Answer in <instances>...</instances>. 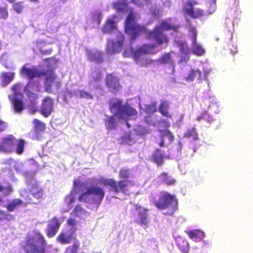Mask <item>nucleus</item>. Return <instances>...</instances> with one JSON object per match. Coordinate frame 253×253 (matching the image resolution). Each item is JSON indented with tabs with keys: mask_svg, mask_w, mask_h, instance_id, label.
<instances>
[{
	"mask_svg": "<svg viewBox=\"0 0 253 253\" xmlns=\"http://www.w3.org/2000/svg\"><path fill=\"white\" fill-rule=\"evenodd\" d=\"M109 107L111 112L114 113V115L105 120V125L108 130L114 129L117 127L115 116L127 122L131 117L136 116L137 114L134 108L129 104H123L122 101L119 99L110 101ZM126 125L128 126L127 122Z\"/></svg>",
	"mask_w": 253,
	"mask_h": 253,
	"instance_id": "obj_1",
	"label": "nucleus"
},
{
	"mask_svg": "<svg viewBox=\"0 0 253 253\" xmlns=\"http://www.w3.org/2000/svg\"><path fill=\"white\" fill-rule=\"evenodd\" d=\"M130 170L128 169L123 168L120 169L119 176L124 179L116 181L113 178H100L99 183L105 186H110L112 190L115 193L122 192L126 194L128 190V185L131 181L127 180L130 176Z\"/></svg>",
	"mask_w": 253,
	"mask_h": 253,
	"instance_id": "obj_2",
	"label": "nucleus"
},
{
	"mask_svg": "<svg viewBox=\"0 0 253 253\" xmlns=\"http://www.w3.org/2000/svg\"><path fill=\"white\" fill-rule=\"evenodd\" d=\"M151 201L154 200L151 198ZM155 206L160 210H169L173 213L178 209V201L174 194H170L167 191H162L159 193L157 201L153 200Z\"/></svg>",
	"mask_w": 253,
	"mask_h": 253,
	"instance_id": "obj_3",
	"label": "nucleus"
},
{
	"mask_svg": "<svg viewBox=\"0 0 253 253\" xmlns=\"http://www.w3.org/2000/svg\"><path fill=\"white\" fill-rule=\"evenodd\" d=\"M29 191L36 201L28 195L27 191L24 189L22 190L20 196L24 198L27 204H38L44 199V192L42 188L39 185L37 181L31 180L30 182Z\"/></svg>",
	"mask_w": 253,
	"mask_h": 253,
	"instance_id": "obj_4",
	"label": "nucleus"
},
{
	"mask_svg": "<svg viewBox=\"0 0 253 253\" xmlns=\"http://www.w3.org/2000/svg\"><path fill=\"white\" fill-rule=\"evenodd\" d=\"M125 32L126 34L130 35L132 40H134L139 35L146 33V29L145 27L141 26L135 22V15L131 11L125 21Z\"/></svg>",
	"mask_w": 253,
	"mask_h": 253,
	"instance_id": "obj_5",
	"label": "nucleus"
},
{
	"mask_svg": "<svg viewBox=\"0 0 253 253\" xmlns=\"http://www.w3.org/2000/svg\"><path fill=\"white\" fill-rule=\"evenodd\" d=\"M42 76L45 77V90L52 93L54 90H58L61 86V81L57 79V76L53 68H48L43 71Z\"/></svg>",
	"mask_w": 253,
	"mask_h": 253,
	"instance_id": "obj_6",
	"label": "nucleus"
},
{
	"mask_svg": "<svg viewBox=\"0 0 253 253\" xmlns=\"http://www.w3.org/2000/svg\"><path fill=\"white\" fill-rule=\"evenodd\" d=\"M159 28L155 27L151 31L147 32V37L148 39H153L156 43L158 45L166 44L167 45L169 39L168 37L163 33L162 30L159 29Z\"/></svg>",
	"mask_w": 253,
	"mask_h": 253,
	"instance_id": "obj_7",
	"label": "nucleus"
},
{
	"mask_svg": "<svg viewBox=\"0 0 253 253\" xmlns=\"http://www.w3.org/2000/svg\"><path fill=\"white\" fill-rule=\"evenodd\" d=\"M198 4V2L196 0H188L185 3L184 12L192 18L202 17L204 15V11L200 8L194 9V6Z\"/></svg>",
	"mask_w": 253,
	"mask_h": 253,
	"instance_id": "obj_8",
	"label": "nucleus"
},
{
	"mask_svg": "<svg viewBox=\"0 0 253 253\" xmlns=\"http://www.w3.org/2000/svg\"><path fill=\"white\" fill-rule=\"evenodd\" d=\"M16 141L17 139L13 135L4 137L0 143V150L6 153L12 152Z\"/></svg>",
	"mask_w": 253,
	"mask_h": 253,
	"instance_id": "obj_9",
	"label": "nucleus"
},
{
	"mask_svg": "<svg viewBox=\"0 0 253 253\" xmlns=\"http://www.w3.org/2000/svg\"><path fill=\"white\" fill-rule=\"evenodd\" d=\"M105 84L109 90L113 93L119 91L121 88V85L119 83V79L113 73L106 75Z\"/></svg>",
	"mask_w": 253,
	"mask_h": 253,
	"instance_id": "obj_10",
	"label": "nucleus"
},
{
	"mask_svg": "<svg viewBox=\"0 0 253 253\" xmlns=\"http://www.w3.org/2000/svg\"><path fill=\"white\" fill-rule=\"evenodd\" d=\"M118 40L116 42L111 41L108 42L107 47V52L109 54L119 53L123 47L124 42V36L122 33H119L117 36Z\"/></svg>",
	"mask_w": 253,
	"mask_h": 253,
	"instance_id": "obj_11",
	"label": "nucleus"
},
{
	"mask_svg": "<svg viewBox=\"0 0 253 253\" xmlns=\"http://www.w3.org/2000/svg\"><path fill=\"white\" fill-rule=\"evenodd\" d=\"M88 188L90 195L93 196L91 203L98 206L102 202L105 196L104 189L102 187L93 185L89 186Z\"/></svg>",
	"mask_w": 253,
	"mask_h": 253,
	"instance_id": "obj_12",
	"label": "nucleus"
},
{
	"mask_svg": "<svg viewBox=\"0 0 253 253\" xmlns=\"http://www.w3.org/2000/svg\"><path fill=\"white\" fill-rule=\"evenodd\" d=\"M134 208L138 211L139 224L144 228H147L149 224V218L148 213V209L143 208L138 204L134 205Z\"/></svg>",
	"mask_w": 253,
	"mask_h": 253,
	"instance_id": "obj_13",
	"label": "nucleus"
},
{
	"mask_svg": "<svg viewBox=\"0 0 253 253\" xmlns=\"http://www.w3.org/2000/svg\"><path fill=\"white\" fill-rule=\"evenodd\" d=\"M43 71H40L35 67L30 68L25 65H23L20 71V73L23 77L30 80L35 78H41L43 75Z\"/></svg>",
	"mask_w": 253,
	"mask_h": 253,
	"instance_id": "obj_14",
	"label": "nucleus"
},
{
	"mask_svg": "<svg viewBox=\"0 0 253 253\" xmlns=\"http://www.w3.org/2000/svg\"><path fill=\"white\" fill-rule=\"evenodd\" d=\"M61 223L57 217H52L48 222L46 229V235L49 237H52L55 235L60 226Z\"/></svg>",
	"mask_w": 253,
	"mask_h": 253,
	"instance_id": "obj_15",
	"label": "nucleus"
},
{
	"mask_svg": "<svg viewBox=\"0 0 253 253\" xmlns=\"http://www.w3.org/2000/svg\"><path fill=\"white\" fill-rule=\"evenodd\" d=\"M54 102L49 97H45L42 101L41 113L45 117H48L53 110Z\"/></svg>",
	"mask_w": 253,
	"mask_h": 253,
	"instance_id": "obj_16",
	"label": "nucleus"
},
{
	"mask_svg": "<svg viewBox=\"0 0 253 253\" xmlns=\"http://www.w3.org/2000/svg\"><path fill=\"white\" fill-rule=\"evenodd\" d=\"M76 228L74 232L69 234L63 231L61 232L56 238L57 241L62 244H67L70 243L72 240H76Z\"/></svg>",
	"mask_w": 253,
	"mask_h": 253,
	"instance_id": "obj_17",
	"label": "nucleus"
},
{
	"mask_svg": "<svg viewBox=\"0 0 253 253\" xmlns=\"http://www.w3.org/2000/svg\"><path fill=\"white\" fill-rule=\"evenodd\" d=\"M165 154L159 149H156L152 154L151 160L157 164L158 166H162L164 164Z\"/></svg>",
	"mask_w": 253,
	"mask_h": 253,
	"instance_id": "obj_18",
	"label": "nucleus"
},
{
	"mask_svg": "<svg viewBox=\"0 0 253 253\" xmlns=\"http://www.w3.org/2000/svg\"><path fill=\"white\" fill-rule=\"evenodd\" d=\"M169 105L167 101H163L159 106V111L161 114L168 119H172V115L169 112Z\"/></svg>",
	"mask_w": 253,
	"mask_h": 253,
	"instance_id": "obj_19",
	"label": "nucleus"
},
{
	"mask_svg": "<svg viewBox=\"0 0 253 253\" xmlns=\"http://www.w3.org/2000/svg\"><path fill=\"white\" fill-rule=\"evenodd\" d=\"M113 8L118 13H126L128 10V3L126 0H119L114 3Z\"/></svg>",
	"mask_w": 253,
	"mask_h": 253,
	"instance_id": "obj_20",
	"label": "nucleus"
},
{
	"mask_svg": "<svg viewBox=\"0 0 253 253\" xmlns=\"http://www.w3.org/2000/svg\"><path fill=\"white\" fill-rule=\"evenodd\" d=\"M158 177L162 183H165L167 185H173L176 183V180L172 178L166 172H162Z\"/></svg>",
	"mask_w": 253,
	"mask_h": 253,
	"instance_id": "obj_21",
	"label": "nucleus"
},
{
	"mask_svg": "<svg viewBox=\"0 0 253 253\" xmlns=\"http://www.w3.org/2000/svg\"><path fill=\"white\" fill-rule=\"evenodd\" d=\"M186 233L189 238L195 241H201L205 236L204 232L198 229L187 231Z\"/></svg>",
	"mask_w": 253,
	"mask_h": 253,
	"instance_id": "obj_22",
	"label": "nucleus"
},
{
	"mask_svg": "<svg viewBox=\"0 0 253 253\" xmlns=\"http://www.w3.org/2000/svg\"><path fill=\"white\" fill-rule=\"evenodd\" d=\"M196 79L200 81L202 80V72L199 69L191 70L188 76L185 77V80L186 82H190Z\"/></svg>",
	"mask_w": 253,
	"mask_h": 253,
	"instance_id": "obj_23",
	"label": "nucleus"
},
{
	"mask_svg": "<svg viewBox=\"0 0 253 253\" xmlns=\"http://www.w3.org/2000/svg\"><path fill=\"white\" fill-rule=\"evenodd\" d=\"M156 28H159L160 30H172L175 32H177L179 29V26L173 25L169 24L168 22L166 20L162 21L159 26L155 27Z\"/></svg>",
	"mask_w": 253,
	"mask_h": 253,
	"instance_id": "obj_24",
	"label": "nucleus"
},
{
	"mask_svg": "<svg viewBox=\"0 0 253 253\" xmlns=\"http://www.w3.org/2000/svg\"><path fill=\"white\" fill-rule=\"evenodd\" d=\"M176 244L183 253H188L189 245L188 242L182 238L179 237L176 239Z\"/></svg>",
	"mask_w": 253,
	"mask_h": 253,
	"instance_id": "obj_25",
	"label": "nucleus"
},
{
	"mask_svg": "<svg viewBox=\"0 0 253 253\" xmlns=\"http://www.w3.org/2000/svg\"><path fill=\"white\" fill-rule=\"evenodd\" d=\"M116 28V25L115 21L113 19H109L102 27V31L104 34H110Z\"/></svg>",
	"mask_w": 253,
	"mask_h": 253,
	"instance_id": "obj_26",
	"label": "nucleus"
},
{
	"mask_svg": "<svg viewBox=\"0 0 253 253\" xmlns=\"http://www.w3.org/2000/svg\"><path fill=\"white\" fill-rule=\"evenodd\" d=\"M88 59L89 61L96 63H101L103 61V54L100 51L95 52H89L88 53Z\"/></svg>",
	"mask_w": 253,
	"mask_h": 253,
	"instance_id": "obj_27",
	"label": "nucleus"
},
{
	"mask_svg": "<svg viewBox=\"0 0 253 253\" xmlns=\"http://www.w3.org/2000/svg\"><path fill=\"white\" fill-rule=\"evenodd\" d=\"M14 73L4 72L1 74V85L5 86L9 84L14 79Z\"/></svg>",
	"mask_w": 253,
	"mask_h": 253,
	"instance_id": "obj_28",
	"label": "nucleus"
},
{
	"mask_svg": "<svg viewBox=\"0 0 253 253\" xmlns=\"http://www.w3.org/2000/svg\"><path fill=\"white\" fill-rule=\"evenodd\" d=\"M46 44V42L44 41H37L35 42L36 47L39 49L42 55H47L50 54L52 52V49L51 48L47 49H43V46Z\"/></svg>",
	"mask_w": 253,
	"mask_h": 253,
	"instance_id": "obj_29",
	"label": "nucleus"
},
{
	"mask_svg": "<svg viewBox=\"0 0 253 253\" xmlns=\"http://www.w3.org/2000/svg\"><path fill=\"white\" fill-rule=\"evenodd\" d=\"M183 136L185 138H192L194 140H197L199 138L196 129L194 127L188 129L184 132Z\"/></svg>",
	"mask_w": 253,
	"mask_h": 253,
	"instance_id": "obj_30",
	"label": "nucleus"
},
{
	"mask_svg": "<svg viewBox=\"0 0 253 253\" xmlns=\"http://www.w3.org/2000/svg\"><path fill=\"white\" fill-rule=\"evenodd\" d=\"M72 245L69 246L65 249V253H78V250L80 247V242L76 239L74 240Z\"/></svg>",
	"mask_w": 253,
	"mask_h": 253,
	"instance_id": "obj_31",
	"label": "nucleus"
},
{
	"mask_svg": "<svg viewBox=\"0 0 253 253\" xmlns=\"http://www.w3.org/2000/svg\"><path fill=\"white\" fill-rule=\"evenodd\" d=\"M156 47L155 44H145L143 45L141 48L144 54H156L157 51H156L154 48Z\"/></svg>",
	"mask_w": 253,
	"mask_h": 253,
	"instance_id": "obj_32",
	"label": "nucleus"
},
{
	"mask_svg": "<svg viewBox=\"0 0 253 253\" xmlns=\"http://www.w3.org/2000/svg\"><path fill=\"white\" fill-rule=\"evenodd\" d=\"M34 125V128L36 131H44L46 127L45 124L40 120L35 119L33 121Z\"/></svg>",
	"mask_w": 253,
	"mask_h": 253,
	"instance_id": "obj_33",
	"label": "nucleus"
},
{
	"mask_svg": "<svg viewBox=\"0 0 253 253\" xmlns=\"http://www.w3.org/2000/svg\"><path fill=\"white\" fill-rule=\"evenodd\" d=\"M22 201L19 199H14L9 203L6 206L7 210L13 211L18 206L21 205Z\"/></svg>",
	"mask_w": 253,
	"mask_h": 253,
	"instance_id": "obj_34",
	"label": "nucleus"
},
{
	"mask_svg": "<svg viewBox=\"0 0 253 253\" xmlns=\"http://www.w3.org/2000/svg\"><path fill=\"white\" fill-rule=\"evenodd\" d=\"M90 77L92 82L97 83L101 80L102 74L99 69H95L91 72Z\"/></svg>",
	"mask_w": 253,
	"mask_h": 253,
	"instance_id": "obj_35",
	"label": "nucleus"
},
{
	"mask_svg": "<svg viewBox=\"0 0 253 253\" xmlns=\"http://www.w3.org/2000/svg\"><path fill=\"white\" fill-rule=\"evenodd\" d=\"M15 152L17 154L21 155L24 152L25 141L22 139H17Z\"/></svg>",
	"mask_w": 253,
	"mask_h": 253,
	"instance_id": "obj_36",
	"label": "nucleus"
},
{
	"mask_svg": "<svg viewBox=\"0 0 253 253\" xmlns=\"http://www.w3.org/2000/svg\"><path fill=\"white\" fill-rule=\"evenodd\" d=\"M13 103L16 112H21L24 109L23 103L21 99L15 98L13 100Z\"/></svg>",
	"mask_w": 253,
	"mask_h": 253,
	"instance_id": "obj_37",
	"label": "nucleus"
},
{
	"mask_svg": "<svg viewBox=\"0 0 253 253\" xmlns=\"http://www.w3.org/2000/svg\"><path fill=\"white\" fill-rule=\"evenodd\" d=\"M75 94L77 96L81 98H85L88 99H91L93 98V95L89 92L83 90H78Z\"/></svg>",
	"mask_w": 253,
	"mask_h": 253,
	"instance_id": "obj_38",
	"label": "nucleus"
},
{
	"mask_svg": "<svg viewBox=\"0 0 253 253\" xmlns=\"http://www.w3.org/2000/svg\"><path fill=\"white\" fill-rule=\"evenodd\" d=\"M89 191V188L88 187L85 192H83L80 194L78 198L79 200L81 202L89 203V196L91 195Z\"/></svg>",
	"mask_w": 253,
	"mask_h": 253,
	"instance_id": "obj_39",
	"label": "nucleus"
},
{
	"mask_svg": "<svg viewBox=\"0 0 253 253\" xmlns=\"http://www.w3.org/2000/svg\"><path fill=\"white\" fill-rule=\"evenodd\" d=\"M158 61L159 63L161 64L169 63L171 61V58L169 53H164L158 59Z\"/></svg>",
	"mask_w": 253,
	"mask_h": 253,
	"instance_id": "obj_40",
	"label": "nucleus"
},
{
	"mask_svg": "<svg viewBox=\"0 0 253 253\" xmlns=\"http://www.w3.org/2000/svg\"><path fill=\"white\" fill-rule=\"evenodd\" d=\"M130 52L132 54L133 58L135 60V61H137L142 56L144 55L141 47L135 51H133L132 48H130Z\"/></svg>",
	"mask_w": 253,
	"mask_h": 253,
	"instance_id": "obj_41",
	"label": "nucleus"
},
{
	"mask_svg": "<svg viewBox=\"0 0 253 253\" xmlns=\"http://www.w3.org/2000/svg\"><path fill=\"white\" fill-rule=\"evenodd\" d=\"M193 53L197 56H202L205 53V50L199 44H197L193 46Z\"/></svg>",
	"mask_w": 253,
	"mask_h": 253,
	"instance_id": "obj_42",
	"label": "nucleus"
},
{
	"mask_svg": "<svg viewBox=\"0 0 253 253\" xmlns=\"http://www.w3.org/2000/svg\"><path fill=\"white\" fill-rule=\"evenodd\" d=\"M122 143L131 145L132 138L131 134L129 132L125 133L121 137Z\"/></svg>",
	"mask_w": 253,
	"mask_h": 253,
	"instance_id": "obj_43",
	"label": "nucleus"
},
{
	"mask_svg": "<svg viewBox=\"0 0 253 253\" xmlns=\"http://www.w3.org/2000/svg\"><path fill=\"white\" fill-rule=\"evenodd\" d=\"M167 137L168 138L169 143H171L174 140V135L168 129H166L163 131L161 137L164 138Z\"/></svg>",
	"mask_w": 253,
	"mask_h": 253,
	"instance_id": "obj_44",
	"label": "nucleus"
},
{
	"mask_svg": "<svg viewBox=\"0 0 253 253\" xmlns=\"http://www.w3.org/2000/svg\"><path fill=\"white\" fill-rule=\"evenodd\" d=\"M84 210L80 205H77L72 211V214H73L76 216H79L80 214L84 212Z\"/></svg>",
	"mask_w": 253,
	"mask_h": 253,
	"instance_id": "obj_45",
	"label": "nucleus"
},
{
	"mask_svg": "<svg viewBox=\"0 0 253 253\" xmlns=\"http://www.w3.org/2000/svg\"><path fill=\"white\" fill-rule=\"evenodd\" d=\"M12 191V188L11 185H8L7 186H3L0 183V192H2L5 195H8Z\"/></svg>",
	"mask_w": 253,
	"mask_h": 253,
	"instance_id": "obj_46",
	"label": "nucleus"
},
{
	"mask_svg": "<svg viewBox=\"0 0 253 253\" xmlns=\"http://www.w3.org/2000/svg\"><path fill=\"white\" fill-rule=\"evenodd\" d=\"M29 112L31 114H34L36 113L38 109L36 105V102L35 100H32L30 101V104L28 105Z\"/></svg>",
	"mask_w": 253,
	"mask_h": 253,
	"instance_id": "obj_47",
	"label": "nucleus"
},
{
	"mask_svg": "<svg viewBox=\"0 0 253 253\" xmlns=\"http://www.w3.org/2000/svg\"><path fill=\"white\" fill-rule=\"evenodd\" d=\"M13 8L14 10L17 13H20L22 11L23 9V2H19L17 3H15L12 5Z\"/></svg>",
	"mask_w": 253,
	"mask_h": 253,
	"instance_id": "obj_48",
	"label": "nucleus"
},
{
	"mask_svg": "<svg viewBox=\"0 0 253 253\" xmlns=\"http://www.w3.org/2000/svg\"><path fill=\"white\" fill-rule=\"evenodd\" d=\"M65 201L67 205H70L76 201L75 195L74 193L71 192L69 195L65 197Z\"/></svg>",
	"mask_w": 253,
	"mask_h": 253,
	"instance_id": "obj_49",
	"label": "nucleus"
},
{
	"mask_svg": "<svg viewBox=\"0 0 253 253\" xmlns=\"http://www.w3.org/2000/svg\"><path fill=\"white\" fill-rule=\"evenodd\" d=\"M131 2L139 6H142L144 4H149L151 0H131Z\"/></svg>",
	"mask_w": 253,
	"mask_h": 253,
	"instance_id": "obj_50",
	"label": "nucleus"
},
{
	"mask_svg": "<svg viewBox=\"0 0 253 253\" xmlns=\"http://www.w3.org/2000/svg\"><path fill=\"white\" fill-rule=\"evenodd\" d=\"M191 31L192 32V44H193V46L194 45L198 44L197 43V32H196V28L195 27H192L191 29Z\"/></svg>",
	"mask_w": 253,
	"mask_h": 253,
	"instance_id": "obj_51",
	"label": "nucleus"
},
{
	"mask_svg": "<svg viewBox=\"0 0 253 253\" xmlns=\"http://www.w3.org/2000/svg\"><path fill=\"white\" fill-rule=\"evenodd\" d=\"M8 15L7 8L0 7V19H5L7 18Z\"/></svg>",
	"mask_w": 253,
	"mask_h": 253,
	"instance_id": "obj_52",
	"label": "nucleus"
},
{
	"mask_svg": "<svg viewBox=\"0 0 253 253\" xmlns=\"http://www.w3.org/2000/svg\"><path fill=\"white\" fill-rule=\"evenodd\" d=\"M12 90L14 91L15 94L16 95H22L20 93V84H16L12 87Z\"/></svg>",
	"mask_w": 253,
	"mask_h": 253,
	"instance_id": "obj_53",
	"label": "nucleus"
},
{
	"mask_svg": "<svg viewBox=\"0 0 253 253\" xmlns=\"http://www.w3.org/2000/svg\"><path fill=\"white\" fill-rule=\"evenodd\" d=\"M76 219L72 218H69L67 219V223L68 225L72 226L75 227L76 224Z\"/></svg>",
	"mask_w": 253,
	"mask_h": 253,
	"instance_id": "obj_54",
	"label": "nucleus"
},
{
	"mask_svg": "<svg viewBox=\"0 0 253 253\" xmlns=\"http://www.w3.org/2000/svg\"><path fill=\"white\" fill-rule=\"evenodd\" d=\"M7 127V125L6 122L2 121L0 119V132L4 131Z\"/></svg>",
	"mask_w": 253,
	"mask_h": 253,
	"instance_id": "obj_55",
	"label": "nucleus"
},
{
	"mask_svg": "<svg viewBox=\"0 0 253 253\" xmlns=\"http://www.w3.org/2000/svg\"><path fill=\"white\" fill-rule=\"evenodd\" d=\"M7 216V214L5 211L0 210V220L5 219Z\"/></svg>",
	"mask_w": 253,
	"mask_h": 253,
	"instance_id": "obj_56",
	"label": "nucleus"
},
{
	"mask_svg": "<svg viewBox=\"0 0 253 253\" xmlns=\"http://www.w3.org/2000/svg\"><path fill=\"white\" fill-rule=\"evenodd\" d=\"M153 62V61L152 59H147L145 60V62L142 63V65L148 66L149 65L152 64Z\"/></svg>",
	"mask_w": 253,
	"mask_h": 253,
	"instance_id": "obj_57",
	"label": "nucleus"
},
{
	"mask_svg": "<svg viewBox=\"0 0 253 253\" xmlns=\"http://www.w3.org/2000/svg\"><path fill=\"white\" fill-rule=\"evenodd\" d=\"M83 184L81 183L80 180L79 179L75 180L74 181V186L75 187H78L81 186Z\"/></svg>",
	"mask_w": 253,
	"mask_h": 253,
	"instance_id": "obj_58",
	"label": "nucleus"
},
{
	"mask_svg": "<svg viewBox=\"0 0 253 253\" xmlns=\"http://www.w3.org/2000/svg\"><path fill=\"white\" fill-rule=\"evenodd\" d=\"M180 51L183 53H187V47L185 48L184 44H180Z\"/></svg>",
	"mask_w": 253,
	"mask_h": 253,
	"instance_id": "obj_59",
	"label": "nucleus"
},
{
	"mask_svg": "<svg viewBox=\"0 0 253 253\" xmlns=\"http://www.w3.org/2000/svg\"><path fill=\"white\" fill-rule=\"evenodd\" d=\"M164 143H165L164 138L161 137V141H160V142L159 143V146H160V147H164Z\"/></svg>",
	"mask_w": 253,
	"mask_h": 253,
	"instance_id": "obj_60",
	"label": "nucleus"
},
{
	"mask_svg": "<svg viewBox=\"0 0 253 253\" xmlns=\"http://www.w3.org/2000/svg\"><path fill=\"white\" fill-rule=\"evenodd\" d=\"M148 108L150 110H151L153 112H155L156 111V108L154 106H150Z\"/></svg>",
	"mask_w": 253,
	"mask_h": 253,
	"instance_id": "obj_61",
	"label": "nucleus"
},
{
	"mask_svg": "<svg viewBox=\"0 0 253 253\" xmlns=\"http://www.w3.org/2000/svg\"><path fill=\"white\" fill-rule=\"evenodd\" d=\"M123 54L124 57H128L129 56V54L126 51H124Z\"/></svg>",
	"mask_w": 253,
	"mask_h": 253,
	"instance_id": "obj_62",
	"label": "nucleus"
},
{
	"mask_svg": "<svg viewBox=\"0 0 253 253\" xmlns=\"http://www.w3.org/2000/svg\"><path fill=\"white\" fill-rule=\"evenodd\" d=\"M216 2V0H211V3L214 4Z\"/></svg>",
	"mask_w": 253,
	"mask_h": 253,
	"instance_id": "obj_63",
	"label": "nucleus"
},
{
	"mask_svg": "<svg viewBox=\"0 0 253 253\" xmlns=\"http://www.w3.org/2000/svg\"><path fill=\"white\" fill-rule=\"evenodd\" d=\"M39 0H30L32 2H37Z\"/></svg>",
	"mask_w": 253,
	"mask_h": 253,
	"instance_id": "obj_64",
	"label": "nucleus"
}]
</instances>
